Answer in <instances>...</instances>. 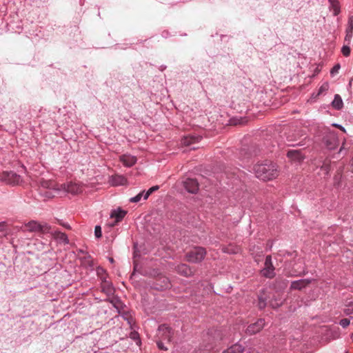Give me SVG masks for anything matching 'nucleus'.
I'll use <instances>...</instances> for the list:
<instances>
[{"label": "nucleus", "instance_id": "33", "mask_svg": "<svg viewBox=\"0 0 353 353\" xmlns=\"http://www.w3.org/2000/svg\"><path fill=\"white\" fill-rule=\"evenodd\" d=\"M159 189V185H154L149 188L145 192H144L143 199L147 200L148 197L152 194L154 192L158 190Z\"/></svg>", "mask_w": 353, "mask_h": 353}, {"label": "nucleus", "instance_id": "28", "mask_svg": "<svg viewBox=\"0 0 353 353\" xmlns=\"http://www.w3.org/2000/svg\"><path fill=\"white\" fill-rule=\"evenodd\" d=\"M330 3V9L333 11V15L337 16L340 12L341 8L339 6V2L338 0H329Z\"/></svg>", "mask_w": 353, "mask_h": 353}, {"label": "nucleus", "instance_id": "36", "mask_svg": "<svg viewBox=\"0 0 353 353\" xmlns=\"http://www.w3.org/2000/svg\"><path fill=\"white\" fill-rule=\"evenodd\" d=\"M350 52L351 50L348 46H343L341 48V52L345 57H349Z\"/></svg>", "mask_w": 353, "mask_h": 353}, {"label": "nucleus", "instance_id": "23", "mask_svg": "<svg viewBox=\"0 0 353 353\" xmlns=\"http://www.w3.org/2000/svg\"><path fill=\"white\" fill-rule=\"evenodd\" d=\"M50 232H51L54 239H56L59 242L63 243L65 245L69 243V239L65 233L59 230H52V229L50 230Z\"/></svg>", "mask_w": 353, "mask_h": 353}, {"label": "nucleus", "instance_id": "37", "mask_svg": "<svg viewBox=\"0 0 353 353\" xmlns=\"http://www.w3.org/2000/svg\"><path fill=\"white\" fill-rule=\"evenodd\" d=\"M350 323V320L349 319H343L340 321L339 325L343 327H347Z\"/></svg>", "mask_w": 353, "mask_h": 353}, {"label": "nucleus", "instance_id": "51", "mask_svg": "<svg viewBox=\"0 0 353 353\" xmlns=\"http://www.w3.org/2000/svg\"><path fill=\"white\" fill-rule=\"evenodd\" d=\"M109 261L111 263H113L114 262V260L113 258L112 257H109L108 259Z\"/></svg>", "mask_w": 353, "mask_h": 353}, {"label": "nucleus", "instance_id": "34", "mask_svg": "<svg viewBox=\"0 0 353 353\" xmlns=\"http://www.w3.org/2000/svg\"><path fill=\"white\" fill-rule=\"evenodd\" d=\"M144 196V190L139 192L137 195L135 196H133L130 199V202L131 203H137L141 201V198Z\"/></svg>", "mask_w": 353, "mask_h": 353}, {"label": "nucleus", "instance_id": "9", "mask_svg": "<svg viewBox=\"0 0 353 353\" xmlns=\"http://www.w3.org/2000/svg\"><path fill=\"white\" fill-rule=\"evenodd\" d=\"M323 143L328 150H334L339 144L338 137L334 132L326 134L323 139Z\"/></svg>", "mask_w": 353, "mask_h": 353}, {"label": "nucleus", "instance_id": "20", "mask_svg": "<svg viewBox=\"0 0 353 353\" xmlns=\"http://www.w3.org/2000/svg\"><path fill=\"white\" fill-rule=\"evenodd\" d=\"M201 139L202 137L199 135L188 134L181 139V144L185 146H190L192 143L199 142Z\"/></svg>", "mask_w": 353, "mask_h": 353}, {"label": "nucleus", "instance_id": "18", "mask_svg": "<svg viewBox=\"0 0 353 353\" xmlns=\"http://www.w3.org/2000/svg\"><path fill=\"white\" fill-rule=\"evenodd\" d=\"M110 183L113 186L123 185L127 183V179L119 174H114L110 176Z\"/></svg>", "mask_w": 353, "mask_h": 353}, {"label": "nucleus", "instance_id": "3", "mask_svg": "<svg viewBox=\"0 0 353 353\" xmlns=\"http://www.w3.org/2000/svg\"><path fill=\"white\" fill-rule=\"evenodd\" d=\"M206 255V250L203 247H194L185 254L186 260L190 263L201 262Z\"/></svg>", "mask_w": 353, "mask_h": 353}, {"label": "nucleus", "instance_id": "45", "mask_svg": "<svg viewBox=\"0 0 353 353\" xmlns=\"http://www.w3.org/2000/svg\"><path fill=\"white\" fill-rule=\"evenodd\" d=\"M97 273L99 276H101V274L105 273V270L101 267H98L97 268Z\"/></svg>", "mask_w": 353, "mask_h": 353}, {"label": "nucleus", "instance_id": "16", "mask_svg": "<svg viewBox=\"0 0 353 353\" xmlns=\"http://www.w3.org/2000/svg\"><path fill=\"white\" fill-rule=\"evenodd\" d=\"M257 298V307L259 310L264 309L268 305V299H270V296H268L265 290H262L258 294Z\"/></svg>", "mask_w": 353, "mask_h": 353}, {"label": "nucleus", "instance_id": "14", "mask_svg": "<svg viewBox=\"0 0 353 353\" xmlns=\"http://www.w3.org/2000/svg\"><path fill=\"white\" fill-rule=\"evenodd\" d=\"M119 159L125 167L128 168L133 166L137 161L135 156H132L129 154H124L120 156Z\"/></svg>", "mask_w": 353, "mask_h": 353}, {"label": "nucleus", "instance_id": "5", "mask_svg": "<svg viewBox=\"0 0 353 353\" xmlns=\"http://www.w3.org/2000/svg\"><path fill=\"white\" fill-rule=\"evenodd\" d=\"M0 181L10 185H19L21 181V176L14 171H3L0 173Z\"/></svg>", "mask_w": 353, "mask_h": 353}, {"label": "nucleus", "instance_id": "38", "mask_svg": "<svg viewBox=\"0 0 353 353\" xmlns=\"http://www.w3.org/2000/svg\"><path fill=\"white\" fill-rule=\"evenodd\" d=\"M94 235L96 238H100L102 236L101 228L99 225H96L94 228Z\"/></svg>", "mask_w": 353, "mask_h": 353}, {"label": "nucleus", "instance_id": "22", "mask_svg": "<svg viewBox=\"0 0 353 353\" xmlns=\"http://www.w3.org/2000/svg\"><path fill=\"white\" fill-rule=\"evenodd\" d=\"M287 157L295 162H301L304 159V156L299 150H290L287 152Z\"/></svg>", "mask_w": 353, "mask_h": 353}, {"label": "nucleus", "instance_id": "50", "mask_svg": "<svg viewBox=\"0 0 353 353\" xmlns=\"http://www.w3.org/2000/svg\"><path fill=\"white\" fill-rule=\"evenodd\" d=\"M335 125L337 126L338 128H340L341 130L345 131V128L342 125Z\"/></svg>", "mask_w": 353, "mask_h": 353}, {"label": "nucleus", "instance_id": "43", "mask_svg": "<svg viewBox=\"0 0 353 353\" xmlns=\"http://www.w3.org/2000/svg\"><path fill=\"white\" fill-rule=\"evenodd\" d=\"M58 223L68 230L71 229L70 225L68 223H65V222H63L62 221L59 220Z\"/></svg>", "mask_w": 353, "mask_h": 353}, {"label": "nucleus", "instance_id": "24", "mask_svg": "<svg viewBox=\"0 0 353 353\" xmlns=\"http://www.w3.org/2000/svg\"><path fill=\"white\" fill-rule=\"evenodd\" d=\"M60 189L59 188H52V189H43L40 190V194L43 196L45 199H51L56 196L57 194L59 192Z\"/></svg>", "mask_w": 353, "mask_h": 353}, {"label": "nucleus", "instance_id": "19", "mask_svg": "<svg viewBox=\"0 0 353 353\" xmlns=\"http://www.w3.org/2000/svg\"><path fill=\"white\" fill-rule=\"evenodd\" d=\"M126 211L122 210L119 208L117 210H114L111 212L110 217L112 219H115V223L112 224V225H116V223L121 221L124 216L126 215Z\"/></svg>", "mask_w": 353, "mask_h": 353}, {"label": "nucleus", "instance_id": "29", "mask_svg": "<svg viewBox=\"0 0 353 353\" xmlns=\"http://www.w3.org/2000/svg\"><path fill=\"white\" fill-rule=\"evenodd\" d=\"M81 265L85 266L87 268H93L94 263L92 259V256L86 253V255L83 257L80 258Z\"/></svg>", "mask_w": 353, "mask_h": 353}, {"label": "nucleus", "instance_id": "53", "mask_svg": "<svg viewBox=\"0 0 353 353\" xmlns=\"http://www.w3.org/2000/svg\"><path fill=\"white\" fill-rule=\"evenodd\" d=\"M343 149H344V146L343 145V146H341V148H340L339 152H342V150H343Z\"/></svg>", "mask_w": 353, "mask_h": 353}, {"label": "nucleus", "instance_id": "13", "mask_svg": "<svg viewBox=\"0 0 353 353\" xmlns=\"http://www.w3.org/2000/svg\"><path fill=\"white\" fill-rule=\"evenodd\" d=\"M312 282V279H299L297 281H292L290 284L291 290H301L305 288H306L309 284Z\"/></svg>", "mask_w": 353, "mask_h": 353}, {"label": "nucleus", "instance_id": "12", "mask_svg": "<svg viewBox=\"0 0 353 353\" xmlns=\"http://www.w3.org/2000/svg\"><path fill=\"white\" fill-rule=\"evenodd\" d=\"M353 35V15L348 17L347 25L345 29V42L347 44L351 43Z\"/></svg>", "mask_w": 353, "mask_h": 353}, {"label": "nucleus", "instance_id": "42", "mask_svg": "<svg viewBox=\"0 0 353 353\" xmlns=\"http://www.w3.org/2000/svg\"><path fill=\"white\" fill-rule=\"evenodd\" d=\"M343 312H344V314L347 316L352 314H353V305L347 306V307L344 309Z\"/></svg>", "mask_w": 353, "mask_h": 353}, {"label": "nucleus", "instance_id": "27", "mask_svg": "<svg viewBox=\"0 0 353 353\" xmlns=\"http://www.w3.org/2000/svg\"><path fill=\"white\" fill-rule=\"evenodd\" d=\"M332 107L337 110H341L343 107V103L342 98L338 94H336L334 97V100L332 102Z\"/></svg>", "mask_w": 353, "mask_h": 353}, {"label": "nucleus", "instance_id": "31", "mask_svg": "<svg viewBox=\"0 0 353 353\" xmlns=\"http://www.w3.org/2000/svg\"><path fill=\"white\" fill-rule=\"evenodd\" d=\"M268 303L272 308H277L282 305L283 302L281 299L272 298Z\"/></svg>", "mask_w": 353, "mask_h": 353}, {"label": "nucleus", "instance_id": "46", "mask_svg": "<svg viewBox=\"0 0 353 353\" xmlns=\"http://www.w3.org/2000/svg\"><path fill=\"white\" fill-rule=\"evenodd\" d=\"M169 34H169V32H168V31H167V30H164V31H163V32H162V33H161V36H162L163 37H164V38H168V36H169Z\"/></svg>", "mask_w": 353, "mask_h": 353}, {"label": "nucleus", "instance_id": "41", "mask_svg": "<svg viewBox=\"0 0 353 353\" xmlns=\"http://www.w3.org/2000/svg\"><path fill=\"white\" fill-rule=\"evenodd\" d=\"M162 341L163 340L159 339L158 341H157V347H159V349H160L161 350H167L168 348L164 345V343H163Z\"/></svg>", "mask_w": 353, "mask_h": 353}, {"label": "nucleus", "instance_id": "54", "mask_svg": "<svg viewBox=\"0 0 353 353\" xmlns=\"http://www.w3.org/2000/svg\"><path fill=\"white\" fill-rule=\"evenodd\" d=\"M351 339H352V340L353 341V333H352V335H351Z\"/></svg>", "mask_w": 353, "mask_h": 353}, {"label": "nucleus", "instance_id": "48", "mask_svg": "<svg viewBox=\"0 0 353 353\" xmlns=\"http://www.w3.org/2000/svg\"><path fill=\"white\" fill-rule=\"evenodd\" d=\"M165 68H166V65H162L160 66L161 71H163L164 70H165Z\"/></svg>", "mask_w": 353, "mask_h": 353}, {"label": "nucleus", "instance_id": "15", "mask_svg": "<svg viewBox=\"0 0 353 353\" xmlns=\"http://www.w3.org/2000/svg\"><path fill=\"white\" fill-rule=\"evenodd\" d=\"M61 188L72 194H77L81 192L79 185L75 183L69 182L61 185Z\"/></svg>", "mask_w": 353, "mask_h": 353}, {"label": "nucleus", "instance_id": "35", "mask_svg": "<svg viewBox=\"0 0 353 353\" xmlns=\"http://www.w3.org/2000/svg\"><path fill=\"white\" fill-rule=\"evenodd\" d=\"M123 317L130 325L131 328H132V325L134 323L133 317L128 313H125Z\"/></svg>", "mask_w": 353, "mask_h": 353}, {"label": "nucleus", "instance_id": "17", "mask_svg": "<svg viewBox=\"0 0 353 353\" xmlns=\"http://www.w3.org/2000/svg\"><path fill=\"white\" fill-rule=\"evenodd\" d=\"M176 270L179 274L186 277L192 276L194 274L193 270L190 267L185 263H181L177 265Z\"/></svg>", "mask_w": 353, "mask_h": 353}, {"label": "nucleus", "instance_id": "39", "mask_svg": "<svg viewBox=\"0 0 353 353\" xmlns=\"http://www.w3.org/2000/svg\"><path fill=\"white\" fill-rule=\"evenodd\" d=\"M341 66L339 64H336L330 70V74L334 76L339 72Z\"/></svg>", "mask_w": 353, "mask_h": 353}, {"label": "nucleus", "instance_id": "44", "mask_svg": "<svg viewBox=\"0 0 353 353\" xmlns=\"http://www.w3.org/2000/svg\"><path fill=\"white\" fill-rule=\"evenodd\" d=\"M329 85H328V83H323L321 88H319V93H321L323 92V91L327 90Z\"/></svg>", "mask_w": 353, "mask_h": 353}, {"label": "nucleus", "instance_id": "2", "mask_svg": "<svg viewBox=\"0 0 353 353\" xmlns=\"http://www.w3.org/2000/svg\"><path fill=\"white\" fill-rule=\"evenodd\" d=\"M286 139L289 145L292 146H303L308 145L307 142H310L305 134L302 133L300 130H294V132H289L286 134Z\"/></svg>", "mask_w": 353, "mask_h": 353}, {"label": "nucleus", "instance_id": "40", "mask_svg": "<svg viewBox=\"0 0 353 353\" xmlns=\"http://www.w3.org/2000/svg\"><path fill=\"white\" fill-rule=\"evenodd\" d=\"M341 179V174H340L339 173L334 176V185L335 186H337V187L339 186Z\"/></svg>", "mask_w": 353, "mask_h": 353}, {"label": "nucleus", "instance_id": "32", "mask_svg": "<svg viewBox=\"0 0 353 353\" xmlns=\"http://www.w3.org/2000/svg\"><path fill=\"white\" fill-rule=\"evenodd\" d=\"M8 230L9 229L7 223L5 221L0 222V234L6 236L8 234Z\"/></svg>", "mask_w": 353, "mask_h": 353}, {"label": "nucleus", "instance_id": "6", "mask_svg": "<svg viewBox=\"0 0 353 353\" xmlns=\"http://www.w3.org/2000/svg\"><path fill=\"white\" fill-rule=\"evenodd\" d=\"M260 274L266 279H273L276 276L275 268L273 265L271 255L265 256L264 268L261 270Z\"/></svg>", "mask_w": 353, "mask_h": 353}, {"label": "nucleus", "instance_id": "30", "mask_svg": "<svg viewBox=\"0 0 353 353\" xmlns=\"http://www.w3.org/2000/svg\"><path fill=\"white\" fill-rule=\"evenodd\" d=\"M129 336L132 340H133L136 343V344L137 345H141V341L140 339L139 334L137 331H135V330L132 331L130 333Z\"/></svg>", "mask_w": 353, "mask_h": 353}, {"label": "nucleus", "instance_id": "26", "mask_svg": "<svg viewBox=\"0 0 353 353\" xmlns=\"http://www.w3.org/2000/svg\"><path fill=\"white\" fill-rule=\"evenodd\" d=\"M244 347L237 343L224 350L222 353H242Z\"/></svg>", "mask_w": 353, "mask_h": 353}, {"label": "nucleus", "instance_id": "4", "mask_svg": "<svg viewBox=\"0 0 353 353\" xmlns=\"http://www.w3.org/2000/svg\"><path fill=\"white\" fill-rule=\"evenodd\" d=\"M259 153V150L256 145L243 146L239 152V158L243 163H249L250 161Z\"/></svg>", "mask_w": 353, "mask_h": 353}, {"label": "nucleus", "instance_id": "47", "mask_svg": "<svg viewBox=\"0 0 353 353\" xmlns=\"http://www.w3.org/2000/svg\"><path fill=\"white\" fill-rule=\"evenodd\" d=\"M307 272L305 268H303V270L301 272H299V273H297L296 275V276H301V275H304L305 273Z\"/></svg>", "mask_w": 353, "mask_h": 353}, {"label": "nucleus", "instance_id": "8", "mask_svg": "<svg viewBox=\"0 0 353 353\" xmlns=\"http://www.w3.org/2000/svg\"><path fill=\"white\" fill-rule=\"evenodd\" d=\"M172 334V330L167 325L161 324L159 326L157 336L159 339L170 341Z\"/></svg>", "mask_w": 353, "mask_h": 353}, {"label": "nucleus", "instance_id": "49", "mask_svg": "<svg viewBox=\"0 0 353 353\" xmlns=\"http://www.w3.org/2000/svg\"><path fill=\"white\" fill-rule=\"evenodd\" d=\"M236 120V119H234H234H232V123L233 124H234V125H236L237 123H239V124H240V123H241V122H239V123L236 122V121H235Z\"/></svg>", "mask_w": 353, "mask_h": 353}, {"label": "nucleus", "instance_id": "10", "mask_svg": "<svg viewBox=\"0 0 353 353\" xmlns=\"http://www.w3.org/2000/svg\"><path fill=\"white\" fill-rule=\"evenodd\" d=\"M265 325V320L259 319L254 323L250 324L246 329V332L250 335L260 332Z\"/></svg>", "mask_w": 353, "mask_h": 353}, {"label": "nucleus", "instance_id": "1", "mask_svg": "<svg viewBox=\"0 0 353 353\" xmlns=\"http://www.w3.org/2000/svg\"><path fill=\"white\" fill-rule=\"evenodd\" d=\"M253 170L256 177L263 181L272 180L278 176L276 164L268 160L254 165Z\"/></svg>", "mask_w": 353, "mask_h": 353}, {"label": "nucleus", "instance_id": "25", "mask_svg": "<svg viewBox=\"0 0 353 353\" xmlns=\"http://www.w3.org/2000/svg\"><path fill=\"white\" fill-rule=\"evenodd\" d=\"M103 284L102 285V291L107 294H112L114 292V288L112 283L105 280V277H101Z\"/></svg>", "mask_w": 353, "mask_h": 353}, {"label": "nucleus", "instance_id": "52", "mask_svg": "<svg viewBox=\"0 0 353 353\" xmlns=\"http://www.w3.org/2000/svg\"><path fill=\"white\" fill-rule=\"evenodd\" d=\"M79 252H81V253H82V254H86V253H87V252H85V251H83V250H79Z\"/></svg>", "mask_w": 353, "mask_h": 353}, {"label": "nucleus", "instance_id": "11", "mask_svg": "<svg viewBox=\"0 0 353 353\" xmlns=\"http://www.w3.org/2000/svg\"><path fill=\"white\" fill-rule=\"evenodd\" d=\"M183 186L188 192L192 194H196L199 190V183L194 179H186L183 182Z\"/></svg>", "mask_w": 353, "mask_h": 353}, {"label": "nucleus", "instance_id": "21", "mask_svg": "<svg viewBox=\"0 0 353 353\" xmlns=\"http://www.w3.org/2000/svg\"><path fill=\"white\" fill-rule=\"evenodd\" d=\"M39 183V190H43V189H52L58 188L57 184L52 180H46L43 178L39 179L38 181Z\"/></svg>", "mask_w": 353, "mask_h": 353}, {"label": "nucleus", "instance_id": "7", "mask_svg": "<svg viewBox=\"0 0 353 353\" xmlns=\"http://www.w3.org/2000/svg\"><path fill=\"white\" fill-rule=\"evenodd\" d=\"M26 230L29 232H50L51 227L47 223L40 224L37 221H31L25 225Z\"/></svg>", "mask_w": 353, "mask_h": 353}]
</instances>
